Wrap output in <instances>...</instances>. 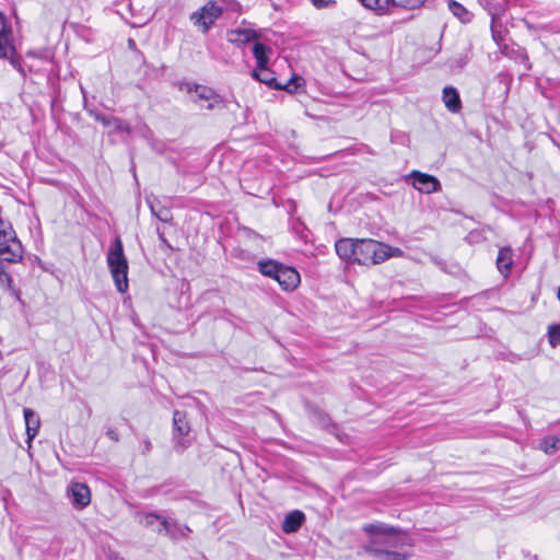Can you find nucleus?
<instances>
[{
	"label": "nucleus",
	"instance_id": "2f4dec72",
	"mask_svg": "<svg viewBox=\"0 0 560 560\" xmlns=\"http://www.w3.org/2000/svg\"><path fill=\"white\" fill-rule=\"evenodd\" d=\"M112 126L110 128H113L114 131L116 132H126V133H130L131 132V127L128 122H126L125 120H122L121 118H118V117H114V120H112Z\"/></svg>",
	"mask_w": 560,
	"mask_h": 560
},
{
	"label": "nucleus",
	"instance_id": "58836bf2",
	"mask_svg": "<svg viewBox=\"0 0 560 560\" xmlns=\"http://www.w3.org/2000/svg\"><path fill=\"white\" fill-rule=\"evenodd\" d=\"M156 232H158V235H159V240L164 244L166 245L167 247H171V245L168 244L166 237H165V234L163 231H161L160 228L156 229Z\"/></svg>",
	"mask_w": 560,
	"mask_h": 560
},
{
	"label": "nucleus",
	"instance_id": "ea45409f",
	"mask_svg": "<svg viewBox=\"0 0 560 560\" xmlns=\"http://www.w3.org/2000/svg\"><path fill=\"white\" fill-rule=\"evenodd\" d=\"M152 448V444H151V441L149 439H145L143 441V452L144 453H149Z\"/></svg>",
	"mask_w": 560,
	"mask_h": 560
},
{
	"label": "nucleus",
	"instance_id": "0eeeda50",
	"mask_svg": "<svg viewBox=\"0 0 560 560\" xmlns=\"http://www.w3.org/2000/svg\"><path fill=\"white\" fill-rule=\"evenodd\" d=\"M186 86L187 92H195L199 101L210 102V105H205L207 109L211 110L218 107H224V102L222 97L219 94H217L212 89L205 85L190 83L186 84Z\"/></svg>",
	"mask_w": 560,
	"mask_h": 560
},
{
	"label": "nucleus",
	"instance_id": "49530a36",
	"mask_svg": "<svg viewBox=\"0 0 560 560\" xmlns=\"http://www.w3.org/2000/svg\"><path fill=\"white\" fill-rule=\"evenodd\" d=\"M113 560H124V559L116 557Z\"/></svg>",
	"mask_w": 560,
	"mask_h": 560
},
{
	"label": "nucleus",
	"instance_id": "a211bd4d",
	"mask_svg": "<svg viewBox=\"0 0 560 560\" xmlns=\"http://www.w3.org/2000/svg\"><path fill=\"white\" fill-rule=\"evenodd\" d=\"M443 102L445 107L452 112L457 113L462 108V102L457 90L453 86H446L443 90Z\"/></svg>",
	"mask_w": 560,
	"mask_h": 560
},
{
	"label": "nucleus",
	"instance_id": "79ce46f5",
	"mask_svg": "<svg viewBox=\"0 0 560 560\" xmlns=\"http://www.w3.org/2000/svg\"><path fill=\"white\" fill-rule=\"evenodd\" d=\"M492 37L494 38V40H499V36L495 34L494 31H492Z\"/></svg>",
	"mask_w": 560,
	"mask_h": 560
},
{
	"label": "nucleus",
	"instance_id": "bb28decb",
	"mask_svg": "<svg viewBox=\"0 0 560 560\" xmlns=\"http://www.w3.org/2000/svg\"><path fill=\"white\" fill-rule=\"evenodd\" d=\"M363 7L370 10H384L389 4H392V0H359Z\"/></svg>",
	"mask_w": 560,
	"mask_h": 560
},
{
	"label": "nucleus",
	"instance_id": "f8f14e48",
	"mask_svg": "<svg viewBox=\"0 0 560 560\" xmlns=\"http://www.w3.org/2000/svg\"><path fill=\"white\" fill-rule=\"evenodd\" d=\"M277 282L284 291H293L300 283V273L289 266H282L277 277Z\"/></svg>",
	"mask_w": 560,
	"mask_h": 560
},
{
	"label": "nucleus",
	"instance_id": "4be33fe9",
	"mask_svg": "<svg viewBox=\"0 0 560 560\" xmlns=\"http://www.w3.org/2000/svg\"><path fill=\"white\" fill-rule=\"evenodd\" d=\"M282 264L275 260H260L258 261V270L264 275L272 279H277Z\"/></svg>",
	"mask_w": 560,
	"mask_h": 560
},
{
	"label": "nucleus",
	"instance_id": "9b49d317",
	"mask_svg": "<svg viewBox=\"0 0 560 560\" xmlns=\"http://www.w3.org/2000/svg\"><path fill=\"white\" fill-rule=\"evenodd\" d=\"M71 502L75 508L83 509L91 502V492L86 485L81 482L71 483L69 487Z\"/></svg>",
	"mask_w": 560,
	"mask_h": 560
},
{
	"label": "nucleus",
	"instance_id": "393cba45",
	"mask_svg": "<svg viewBox=\"0 0 560 560\" xmlns=\"http://www.w3.org/2000/svg\"><path fill=\"white\" fill-rule=\"evenodd\" d=\"M150 209L152 213L162 222L167 223L171 222L173 219L171 210L165 207H160L156 209L155 206L152 202H150Z\"/></svg>",
	"mask_w": 560,
	"mask_h": 560
},
{
	"label": "nucleus",
	"instance_id": "473e14b6",
	"mask_svg": "<svg viewBox=\"0 0 560 560\" xmlns=\"http://www.w3.org/2000/svg\"><path fill=\"white\" fill-rule=\"evenodd\" d=\"M302 81H303L302 78L294 77L284 86H282V89L288 91V92H290V93H294L301 86V82Z\"/></svg>",
	"mask_w": 560,
	"mask_h": 560
},
{
	"label": "nucleus",
	"instance_id": "f704fd0d",
	"mask_svg": "<svg viewBox=\"0 0 560 560\" xmlns=\"http://www.w3.org/2000/svg\"><path fill=\"white\" fill-rule=\"evenodd\" d=\"M14 54H15V50H14V51H9V55H8V57H7V58H9L10 63H11V65H12V66H13V67L19 71V72H21L23 75H25V72H24V70H23V68H22V66H21L20 59H19V58H16V57L14 56Z\"/></svg>",
	"mask_w": 560,
	"mask_h": 560
},
{
	"label": "nucleus",
	"instance_id": "dca6fc26",
	"mask_svg": "<svg viewBox=\"0 0 560 560\" xmlns=\"http://www.w3.org/2000/svg\"><path fill=\"white\" fill-rule=\"evenodd\" d=\"M368 550L380 560H407L410 553L407 551H398L396 549H382V547H368Z\"/></svg>",
	"mask_w": 560,
	"mask_h": 560
},
{
	"label": "nucleus",
	"instance_id": "c756f323",
	"mask_svg": "<svg viewBox=\"0 0 560 560\" xmlns=\"http://www.w3.org/2000/svg\"><path fill=\"white\" fill-rule=\"evenodd\" d=\"M503 54H505L506 56H510V57L515 55V58L518 59L522 63H524L526 70L530 69L529 59L524 49H521V48H518L516 50L511 49V52L503 50Z\"/></svg>",
	"mask_w": 560,
	"mask_h": 560
},
{
	"label": "nucleus",
	"instance_id": "4c0bfd02",
	"mask_svg": "<svg viewBox=\"0 0 560 560\" xmlns=\"http://www.w3.org/2000/svg\"><path fill=\"white\" fill-rule=\"evenodd\" d=\"M106 435H107L110 440H113V441H115V442H117V441L119 440V434H118V433H117V431H116V430H114V429H108V430L106 431Z\"/></svg>",
	"mask_w": 560,
	"mask_h": 560
},
{
	"label": "nucleus",
	"instance_id": "c9c22d12",
	"mask_svg": "<svg viewBox=\"0 0 560 560\" xmlns=\"http://www.w3.org/2000/svg\"><path fill=\"white\" fill-rule=\"evenodd\" d=\"M316 8H327L335 4V0H310Z\"/></svg>",
	"mask_w": 560,
	"mask_h": 560
},
{
	"label": "nucleus",
	"instance_id": "f257e3e1",
	"mask_svg": "<svg viewBox=\"0 0 560 560\" xmlns=\"http://www.w3.org/2000/svg\"><path fill=\"white\" fill-rule=\"evenodd\" d=\"M107 265L114 283L120 293L128 290V261L124 254L122 242L117 237L107 252Z\"/></svg>",
	"mask_w": 560,
	"mask_h": 560
},
{
	"label": "nucleus",
	"instance_id": "a18cd8bd",
	"mask_svg": "<svg viewBox=\"0 0 560 560\" xmlns=\"http://www.w3.org/2000/svg\"><path fill=\"white\" fill-rule=\"evenodd\" d=\"M133 40L129 39V46H132Z\"/></svg>",
	"mask_w": 560,
	"mask_h": 560
},
{
	"label": "nucleus",
	"instance_id": "423d86ee",
	"mask_svg": "<svg viewBox=\"0 0 560 560\" xmlns=\"http://www.w3.org/2000/svg\"><path fill=\"white\" fill-rule=\"evenodd\" d=\"M159 535L168 536L171 539L177 540L187 538L190 533V528L175 520L164 518L161 520L159 526L154 529Z\"/></svg>",
	"mask_w": 560,
	"mask_h": 560
},
{
	"label": "nucleus",
	"instance_id": "39448f33",
	"mask_svg": "<svg viewBox=\"0 0 560 560\" xmlns=\"http://www.w3.org/2000/svg\"><path fill=\"white\" fill-rule=\"evenodd\" d=\"M24 249L15 234L0 240V264H16L23 258Z\"/></svg>",
	"mask_w": 560,
	"mask_h": 560
},
{
	"label": "nucleus",
	"instance_id": "6e6552de",
	"mask_svg": "<svg viewBox=\"0 0 560 560\" xmlns=\"http://www.w3.org/2000/svg\"><path fill=\"white\" fill-rule=\"evenodd\" d=\"M410 176L413 179V187L423 194H431L441 189L439 179L432 175L412 171Z\"/></svg>",
	"mask_w": 560,
	"mask_h": 560
},
{
	"label": "nucleus",
	"instance_id": "412c9836",
	"mask_svg": "<svg viewBox=\"0 0 560 560\" xmlns=\"http://www.w3.org/2000/svg\"><path fill=\"white\" fill-rule=\"evenodd\" d=\"M165 517L161 514H158L155 512H141L137 514V520L139 524L147 528H151L153 532L161 523V520H164Z\"/></svg>",
	"mask_w": 560,
	"mask_h": 560
},
{
	"label": "nucleus",
	"instance_id": "b1692460",
	"mask_svg": "<svg viewBox=\"0 0 560 560\" xmlns=\"http://www.w3.org/2000/svg\"><path fill=\"white\" fill-rule=\"evenodd\" d=\"M448 9L450 11L455 15L457 16L458 19H460L462 21H467L469 20L468 19V11L466 10V8L464 5H462L460 3H458L457 1L455 0H450L448 1Z\"/></svg>",
	"mask_w": 560,
	"mask_h": 560
},
{
	"label": "nucleus",
	"instance_id": "cd10ccee",
	"mask_svg": "<svg viewBox=\"0 0 560 560\" xmlns=\"http://www.w3.org/2000/svg\"><path fill=\"white\" fill-rule=\"evenodd\" d=\"M381 256H384V261L392 257H402L404 252L399 247H393L382 243Z\"/></svg>",
	"mask_w": 560,
	"mask_h": 560
},
{
	"label": "nucleus",
	"instance_id": "f3484780",
	"mask_svg": "<svg viewBox=\"0 0 560 560\" xmlns=\"http://www.w3.org/2000/svg\"><path fill=\"white\" fill-rule=\"evenodd\" d=\"M304 520H305V516L301 511L296 510V511L290 512L284 517V521L282 523V530L285 534L295 533L302 526Z\"/></svg>",
	"mask_w": 560,
	"mask_h": 560
},
{
	"label": "nucleus",
	"instance_id": "72a5a7b5",
	"mask_svg": "<svg viewBox=\"0 0 560 560\" xmlns=\"http://www.w3.org/2000/svg\"><path fill=\"white\" fill-rule=\"evenodd\" d=\"M26 56H28V57H37V58L43 59L45 61H50L52 59V57H54L52 52L50 50H48V49H45V50H43L40 52L30 50V51H27Z\"/></svg>",
	"mask_w": 560,
	"mask_h": 560
},
{
	"label": "nucleus",
	"instance_id": "9d476101",
	"mask_svg": "<svg viewBox=\"0 0 560 560\" xmlns=\"http://www.w3.org/2000/svg\"><path fill=\"white\" fill-rule=\"evenodd\" d=\"M9 51H14L12 27L4 13L0 12V59L7 58Z\"/></svg>",
	"mask_w": 560,
	"mask_h": 560
},
{
	"label": "nucleus",
	"instance_id": "a878e982",
	"mask_svg": "<svg viewBox=\"0 0 560 560\" xmlns=\"http://www.w3.org/2000/svg\"><path fill=\"white\" fill-rule=\"evenodd\" d=\"M427 0H392V5L406 10H415L420 8Z\"/></svg>",
	"mask_w": 560,
	"mask_h": 560
},
{
	"label": "nucleus",
	"instance_id": "e433bc0d",
	"mask_svg": "<svg viewBox=\"0 0 560 560\" xmlns=\"http://www.w3.org/2000/svg\"><path fill=\"white\" fill-rule=\"evenodd\" d=\"M96 120L100 121L104 126L110 127L113 124L112 120H114V117H108L105 115H97Z\"/></svg>",
	"mask_w": 560,
	"mask_h": 560
},
{
	"label": "nucleus",
	"instance_id": "1a4fd4ad",
	"mask_svg": "<svg viewBox=\"0 0 560 560\" xmlns=\"http://www.w3.org/2000/svg\"><path fill=\"white\" fill-rule=\"evenodd\" d=\"M190 432V425L186 419V413L180 410H175L173 413V440L179 446L185 447L184 439Z\"/></svg>",
	"mask_w": 560,
	"mask_h": 560
},
{
	"label": "nucleus",
	"instance_id": "20e7f679",
	"mask_svg": "<svg viewBox=\"0 0 560 560\" xmlns=\"http://www.w3.org/2000/svg\"><path fill=\"white\" fill-rule=\"evenodd\" d=\"M222 13L223 10L221 7L213 1H209L190 15V21L195 26L199 27L202 33H207Z\"/></svg>",
	"mask_w": 560,
	"mask_h": 560
},
{
	"label": "nucleus",
	"instance_id": "f03ea898",
	"mask_svg": "<svg viewBox=\"0 0 560 560\" xmlns=\"http://www.w3.org/2000/svg\"><path fill=\"white\" fill-rule=\"evenodd\" d=\"M365 532L372 535L369 547H382V549H397L409 545L408 536L405 533L386 527L383 524H369L364 527Z\"/></svg>",
	"mask_w": 560,
	"mask_h": 560
},
{
	"label": "nucleus",
	"instance_id": "4468645a",
	"mask_svg": "<svg viewBox=\"0 0 560 560\" xmlns=\"http://www.w3.org/2000/svg\"><path fill=\"white\" fill-rule=\"evenodd\" d=\"M357 238H341L336 242L337 255L346 261L354 262Z\"/></svg>",
	"mask_w": 560,
	"mask_h": 560
},
{
	"label": "nucleus",
	"instance_id": "7c9ffc66",
	"mask_svg": "<svg viewBox=\"0 0 560 560\" xmlns=\"http://www.w3.org/2000/svg\"><path fill=\"white\" fill-rule=\"evenodd\" d=\"M542 445H544V451L547 454H552V453H555L556 451L559 450V447H560V440L557 439V438H553V436H549V438L544 440Z\"/></svg>",
	"mask_w": 560,
	"mask_h": 560
},
{
	"label": "nucleus",
	"instance_id": "ddd939ff",
	"mask_svg": "<svg viewBox=\"0 0 560 560\" xmlns=\"http://www.w3.org/2000/svg\"><path fill=\"white\" fill-rule=\"evenodd\" d=\"M23 415H24L25 429H26V435H27L26 442H27L28 446H31L32 441L38 434V431L40 428V419H39L38 415L31 408H24Z\"/></svg>",
	"mask_w": 560,
	"mask_h": 560
},
{
	"label": "nucleus",
	"instance_id": "2eb2a0df",
	"mask_svg": "<svg viewBox=\"0 0 560 560\" xmlns=\"http://www.w3.org/2000/svg\"><path fill=\"white\" fill-rule=\"evenodd\" d=\"M258 37L256 31L252 28H235L228 33V39L235 45H245Z\"/></svg>",
	"mask_w": 560,
	"mask_h": 560
},
{
	"label": "nucleus",
	"instance_id": "6ab92c4d",
	"mask_svg": "<svg viewBox=\"0 0 560 560\" xmlns=\"http://www.w3.org/2000/svg\"><path fill=\"white\" fill-rule=\"evenodd\" d=\"M512 265H513L512 249L510 247L500 248L498 257H497L498 270L504 277H508L511 271Z\"/></svg>",
	"mask_w": 560,
	"mask_h": 560
},
{
	"label": "nucleus",
	"instance_id": "aec40b11",
	"mask_svg": "<svg viewBox=\"0 0 560 560\" xmlns=\"http://www.w3.org/2000/svg\"><path fill=\"white\" fill-rule=\"evenodd\" d=\"M271 48L261 43H255L253 46V55L256 59L257 68H266L269 63Z\"/></svg>",
	"mask_w": 560,
	"mask_h": 560
},
{
	"label": "nucleus",
	"instance_id": "5701e85b",
	"mask_svg": "<svg viewBox=\"0 0 560 560\" xmlns=\"http://www.w3.org/2000/svg\"><path fill=\"white\" fill-rule=\"evenodd\" d=\"M252 77L261 82V83H265L266 85L270 86V88H273V86H278L276 84V78L273 77V72H271L269 69H268V66L266 68H262V69H255L253 70L252 72Z\"/></svg>",
	"mask_w": 560,
	"mask_h": 560
},
{
	"label": "nucleus",
	"instance_id": "7ed1b4c3",
	"mask_svg": "<svg viewBox=\"0 0 560 560\" xmlns=\"http://www.w3.org/2000/svg\"><path fill=\"white\" fill-rule=\"evenodd\" d=\"M382 243L371 238H357L354 262L359 265H377L384 262L381 256Z\"/></svg>",
	"mask_w": 560,
	"mask_h": 560
},
{
	"label": "nucleus",
	"instance_id": "c03bdc74",
	"mask_svg": "<svg viewBox=\"0 0 560 560\" xmlns=\"http://www.w3.org/2000/svg\"><path fill=\"white\" fill-rule=\"evenodd\" d=\"M133 40L129 39V46H132Z\"/></svg>",
	"mask_w": 560,
	"mask_h": 560
},
{
	"label": "nucleus",
	"instance_id": "c85d7f7f",
	"mask_svg": "<svg viewBox=\"0 0 560 560\" xmlns=\"http://www.w3.org/2000/svg\"><path fill=\"white\" fill-rule=\"evenodd\" d=\"M548 340L551 347L560 346V324L548 327Z\"/></svg>",
	"mask_w": 560,
	"mask_h": 560
},
{
	"label": "nucleus",
	"instance_id": "37998d69",
	"mask_svg": "<svg viewBox=\"0 0 560 560\" xmlns=\"http://www.w3.org/2000/svg\"><path fill=\"white\" fill-rule=\"evenodd\" d=\"M558 299L560 301V285H559V289H558Z\"/></svg>",
	"mask_w": 560,
	"mask_h": 560
},
{
	"label": "nucleus",
	"instance_id": "a19ab883",
	"mask_svg": "<svg viewBox=\"0 0 560 560\" xmlns=\"http://www.w3.org/2000/svg\"><path fill=\"white\" fill-rule=\"evenodd\" d=\"M465 63H466V59H460L459 62H458V66L463 67Z\"/></svg>",
	"mask_w": 560,
	"mask_h": 560
}]
</instances>
